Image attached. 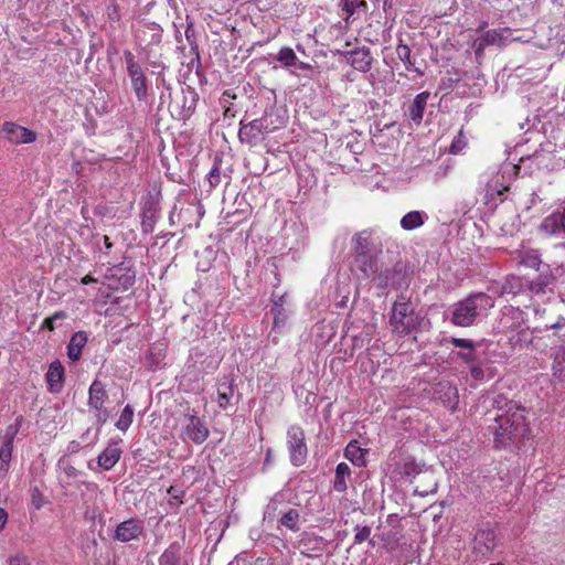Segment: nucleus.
Instances as JSON below:
<instances>
[{"mask_svg": "<svg viewBox=\"0 0 565 565\" xmlns=\"http://www.w3.org/2000/svg\"><path fill=\"white\" fill-rule=\"evenodd\" d=\"M507 407L504 413L495 416L494 425L491 426L497 447L508 446L514 438L526 431L524 408L514 402H509Z\"/></svg>", "mask_w": 565, "mask_h": 565, "instance_id": "1", "label": "nucleus"}, {"mask_svg": "<svg viewBox=\"0 0 565 565\" xmlns=\"http://www.w3.org/2000/svg\"><path fill=\"white\" fill-rule=\"evenodd\" d=\"M494 306L491 296L484 292H473L451 306L450 321L457 327H470L478 317Z\"/></svg>", "mask_w": 565, "mask_h": 565, "instance_id": "2", "label": "nucleus"}, {"mask_svg": "<svg viewBox=\"0 0 565 565\" xmlns=\"http://www.w3.org/2000/svg\"><path fill=\"white\" fill-rule=\"evenodd\" d=\"M390 324L393 332L398 335H407L415 331L419 324V318L413 303L405 296H399L392 306Z\"/></svg>", "mask_w": 565, "mask_h": 565, "instance_id": "3", "label": "nucleus"}, {"mask_svg": "<svg viewBox=\"0 0 565 565\" xmlns=\"http://www.w3.org/2000/svg\"><path fill=\"white\" fill-rule=\"evenodd\" d=\"M511 14H513V11H508L505 14L497 11L487 14L481 13L473 24H469L468 31H475L481 33V35H500L502 32L519 31L516 24L503 20V18H509Z\"/></svg>", "mask_w": 565, "mask_h": 565, "instance_id": "4", "label": "nucleus"}, {"mask_svg": "<svg viewBox=\"0 0 565 565\" xmlns=\"http://www.w3.org/2000/svg\"><path fill=\"white\" fill-rule=\"evenodd\" d=\"M429 7L431 12L435 14L434 19H429L430 25H425V32L423 34H429V28L437 35L443 33L449 34L455 33V24L444 21V17L451 12L456 7V0H429Z\"/></svg>", "mask_w": 565, "mask_h": 565, "instance_id": "5", "label": "nucleus"}, {"mask_svg": "<svg viewBox=\"0 0 565 565\" xmlns=\"http://www.w3.org/2000/svg\"><path fill=\"white\" fill-rule=\"evenodd\" d=\"M122 58L137 99L145 102L148 97V81L142 66L132 52L128 50L124 51Z\"/></svg>", "mask_w": 565, "mask_h": 565, "instance_id": "6", "label": "nucleus"}, {"mask_svg": "<svg viewBox=\"0 0 565 565\" xmlns=\"http://www.w3.org/2000/svg\"><path fill=\"white\" fill-rule=\"evenodd\" d=\"M270 118L271 114L266 111L262 118L243 124L238 130L239 140L250 146L257 145L264 134H269L278 128Z\"/></svg>", "mask_w": 565, "mask_h": 565, "instance_id": "7", "label": "nucleus"}, {"mask_svg": "<svg viewBox=\"0 0 565 565\" xmlns=\"http://www.w3.org/2000/svg\"><path fill=\"white\" fill-rule=\"evenodd\" d=\"M352 256L383 253V243L376 231L365 228L356 232L351 238Z\"/></svg>", "mask_w": 565, "mask_h": 565, "instance_id": "8", "label": "nucleus"}, {"mask_svg": "<svg viewBox=\"0 0 565 565\" xmlns=\"http://www.w3.org/2000/svg\"><path fill=\"white\" fill-rule=\"evenodd\" d=\"M287 446L290 462L300 467L306 462L308 448L303 429L298 425H291L287 430Z\"/></svg>", "mask_w": 565, "mask_h": 565, "instance_id": "9", "label": "nucleus"}, {"mask_svg": "<svg viewBox=\"0 0 565 565\" xmlns=\"http://www.w3.org/2000/svg\"><path fill=\"white\" fill-rule=\"evenodd\" d=\"M404 265L394 263L391 265L381 264V269L375 276L374 284L377 288L385 289L387 287L399 288L403 284Z\"/></svg>", "mask_w": 565, "mask_h": 565, "instance_id": "10", "label": "nucleus"}, {"mask_svg": "<svg viewBox=\"0 0 565 565\" xmlns=\"http://www.w3.org/2000/svg\"><path fill=\"white\" fill-rule=\"evenodd\" d=\"M381 255L382 254L353 256L351 265L352 271L356 273L358 277L361 279H371L374 281L375 276L381 269Z\"/></svg>", "mask_w": 565, "mask_h": 565, "instance_id": "11", "label": "nucleus"}, {"mask_svg": "<svg viewBox=\"0 0 565 565\" xmlns=\"http://www.w3.org/2000/svg\"><path fill=\"white\" fill-rule=\"evenodd\" d=\"M539 232L546 236H565V206L545 216L539 226Z\"/></svg>", "mask_w": 565, "mask_h": 565, "instance_id": "12", "label": "nucleus"}, {"mask_svg": "<svg viewBox=\"0 0 565 565\" xmlns=\"http://www.w3.org/2000/svg\"><path fill=\"white\" fill-rule=\"evenodd\" d=\"M524 324V312L519 308L508 307L502 312L498 323L499 332L505 337L512 334Z\"/></svg>", "mask_w": 565, "mask_h": 565, "instance_id": "13", "label": "nucleus"}, {"mask_svg": "<svg viewBox=\"0 0 565 565\" xmlns=\"http://www.w3.org/2000/svg\"><path fill=\"white\" fill-rule=\"evenodd\" d=\"M434 399L440 402L445 407L455 412L458 405V390L457 387L447 381L438 382L434 386L433 392Z\"/></svg>", "mask_w": 565, "mask_h": 565, "instance_id": "14", "label": "nucleus"}, {"mask_svg": "<svg viewBox=\"0 0 565 565\" xmlns=\"http://www.w3.org/2000/svg\"><path fill=\"white\" fill-rule=\"evenodd\" d=\"M340 52L344 55H349V62L355 70L361 72H367L370 70L373 58L369 49L364 46L356 49L348 41L345 42V49Z\"/></svg>", "mask_w": 565, "mask_h": 565, "instance_id": "15", "label": "nucleus"}, {"mask_svg": "<svg viewBox=\"0 0 565 565\" xmlns=\"http://www.w3.org/2000/svg\"><path fill=\"white\" fill-rule=\"evenodd\" d=\"M143 521L132 518L119 523L115 530L114 537L122 543L137 540L143 532Z\"/></svg>", "mask_w": 565, "mask_h": 565, "instance_id": "16", "label": "nucleus"}, {"mask_svg": "<svg viewBox=\"0 0 565 565\" xmlns=\"http://www.w3.org/2000/svg\"><path fill=\"white\" fill-rule=\"evenodd\" d=\"M2 132L10 142L15 145L31 143L36 139L34 131L11 121L3 124Z\"/></svg>", "mask_w": 565, "mask_h": 565, "instance_id": "17", "label": "nucleus"}, {"mask_svg": "<svg viewBox=\"0 0 565 565\" xmlns=\"http://www.w3.org/2000/svg\"><path fill=\"white\" fill-rule=\"evenodd\" d=\"M183 434L185 438L191 439L193 443L200 445L203 444L209 437V429L201 418L195 415H190Z\"/></svg>", "mask_w": 565, "mask_h": 565, "instance_id": "18", "label": "nucleus"}, {"mask_svg": "<svg viewBox=\"0 0 565 565\" xmlns=\"http://www.w3.org/2000/svg\"><path fill=\"white\" fill-rule=\"evenodd\" d=\"M121 440L111 439L103 452L97 457V463L104 470H110L120 459L122 450L119 446Z\"/></svg>", "mask_w": 565, "mask_h": 565, "instance_id": "19", "label": "nucleus"}, {"mask_svg": "<svg viewBox=\"0 0 565 565\" xmlns=\"http://www.w3.org/2000/svg\"><path fill=\"white\" fill-rule=\"evenodd\" d=\"M495 546V533L491 529L479 530L473 539V550L486 555L491 552Z\"/></svg>", "mask_w": 565, "mask_h": 565, "instance_id": "20", "label": "nucleus"}, {"mask_svg": "<svg viewBox=\"0 0 565 565\" xmlns=\"http://www.w3.org/2000/svg\"><path fill=\"white\" fill-rule=\"evenodd\" d=\"M64 367L60 361H54L50 364L46 373V383L49 391L58 393L63 387Z\"/></svg>", "mask_w": 565, "mask_h": 565, "instance_id": "21", "label": "nucleus"}, {"mask_svg": "<svg viewBox=\"0 0 565 565\" xmlns=\"http://www.w3.org/2000/svg\"><path fill=\"white\" fill-rule=\"evenodd\" d=\"M429 97V92H422L415 96L413 103L408 106V117L416 125H419L423 120L424 111L426 109L427 100Z\"/></svg>", "mask_w": 565, "mask_h": 565, "instance_id": "22", "label": "nucleus"}, {"mask_svg": "<svg viewBox=\"0 0 565 565\" xmlns=\"http://www.w3.org/2000/svg\"><path fill=\"white\" fill-rule=\"evenodd\" d=\"M107 398L108 394L105 388V385L100 381L95 380L89 386L88 406L92 409H100L102 406H104Z\"/></svg>", "mask_w": 565, "mask_h": 565, "instance_id": "23", "label": "nucleus"}, {"mask_svg": "<svg viewBox=\"0 0 565 565\" xmlns=\"http://www.w3.org/2000/svg\"><path fill=\"white\" fill-rule=\"evenodd\" d=\"M545 267L546 270H542L535 279L529 282L527 287L532 294H545L550 286L553 284L554 276L550 271V266L546 265Z\"/></svg>", "mask_w": 565, "mask_h": 565, "instance_id": "24", "label": "nucleus"}, {"mask_svg": "<svg viewBox=\"0 0 565 565\" xmlns=\"http://www.w3.org/2000/svg\"><path fill=\"white\" fill-rule=\"evenodd\" d=\"M279 525L295 533L300 530V513L297 509L288 508L284 511H279Z\"/></svg>", "mask_w": 565, "mask_h": 565, "instance_id": "25", "label": "nucleus"}, {"mask_svg": "<svg viewBox=\"0 0 565 565\" xmlns=\"http://www.w3.org/2000/svg\"><path fill=\"white\" fill-rule=\"evenodd\" d=\"M87 342V334L84 331H78L71 338L67 345V356L72 361H78L82 355V350Z\"/></svg>", "mask_w": 565, "mask_h": 565, "instance_id": "26", "label": "nucleus"}, {"mask_svg": "<svg viewBox=\"0 0 565 565\" xmlns=\"http://www.w3.org/2000/svg\"><path fill=\"white\" fill-rule=\"evenodd\" d=\"M366 450L359 446L356 440L350 441L344 449V457L356 467H363L366 463Z\"/></svg>", "mask_w": 565, "mask_h": 565, "instance_id": "27", "label": "nucleus"}, {"mask_svg": "<svg viewBox=\"0 0 565 565\" xmlns=\"http://www.w3.org/2000/svg\"><path fill=\"white\" fill-rule=\"evenodd\" d=\"M427 218L428 215L425 212L411 211L402 217L401 226L405 231H413L420 227Z\"/></svg>", "mask_w": 565, "mask_h": 565, "instance_id": "28", "label": "nucleus"}, {"mask_svg": "<svg viewBox=\"0 0 565 565\" xmlns=\"http://www.w3.org/2000/svg\"><path fill=\"white\" fill-rule=\"evenodd\" d=\"M284 303V296L279 297L278 301H274V305L271 307V313L274 316V327L273 331H281L288 320V313L286 309L282 306Z\"/></svg>", "mask_w": 565, "mask_h": 565, "instance_id": "29", "label": "nucleus"}, {"mask_svg": "<svg viewBox=\"0 0 565 565\" xmlns=\"http://www.w3.org/2000/svg\"><path fill=\"white\" fill-rule=\"evenodd\" d=\"M351 475V469L345 462H340L335 468V476L333 480V489L337 492H345L348 489L347 478Z\"/></svg>", "mask_w": 565, "mask_h": 565, "instance_id": "30", "label": "nucleus"}, {"mask_svg": "<svg viewBox=\"0 0 565 565\" xmlns=\"http://www.w3.org/2000/svg\"><path fill=\"white\" fill-rule=\"evenodd\" d=\"M181 545L178 542L171 543L159 557L158 565H179Z\"/></svg>", "mask_w": 565, "mask_h": 565, "instance_id": "31", "label": "nucleus"}, {"mask_svg": "<svg viewBox=\"0 0 565 565\" xmlns=\"http://www.w3.org/2000/svg\"><path fill=\"white\" fill-rule=\"evenodd\" d=\"M12 452L11 441H2L0 446V479H4L9 472Z\"/></svg>", "mask_w": 565, "mask_h": 565, "instance_id": "32", "label": "nucleus"}, {"mask_svg": "<svg viewBox=\"0 0 565 565\" xmlns=\"http://www.w3.org/2000/svg\"><path fill=\"white\" fill-rule=\"evenodd\" d=\"M512 347H525L533 340L532 332L524 324L507 337Z\"/></svg>", "mask_w": 565, "mask_h": 565, "instance_id": "33", "label": "nucleus"}, {"mask_svg": "<svg viewBox=\"0 0 565 565\" xmlns=\"http://www.w3.org/2000/svg\"><path fill=\"white\" fill-rule=\"evenodd\" d=\"M550 32L555 35H565V11L557 8L555 12L548 15Z\"/></svg>", "mask_w": 565, "mask_h": 565, "instance_id": "34", "label": "nucleus"}, {"mask_svg": "<svg viewBox=\"0 0 565 565\" xmlns=\"http://www.w3.org/2000/svg\"><path fill=\"white\" fill-rule=\"evenodd\" d=\"M507 38H477L471 47L475 50V55L478 61L483 56V49L488 45H501Z\"/></svg>", "mask_w": 565, "mask_h": 565, "instance_id": "35", "label": "nucleus"}, {"mask_svg": "<svg viewBox=\"0 0 565 565\" xmlns=\"http://www.w3.org/2000/svg\"><path fill=\"white\" fill-rule=\"evenodd\" d=\"M524 286L522 278L509 276L502 285L501 294L516 296L523 291Z\"/></svg>", "mask_w": 565, "mask_h": 565, "instance_id": "36", "label": "nucleus"}, {"mask_svg": "<svg viewBox=\"0 0 565 565\" xmlns=\"http://www.w3.org/2000/svg\"><path fill=\"white\" fill-rule=\"evenodd\" d=\"M541 263L542 262L537 250L527 249L521 252L519 255V264L524 267L540 269Z\"/></svg>", "mask_w": 565, "mask_h": 565, "instance_id": "37", "label": "nucleus"}, {"mask_svg": "<svg viewBox=\"0 0 565 565\" xmlns=\"http://www.w3.org/2000/svg\"><path fill=\"white\" fill-rule=\"evenodd\" d=\"M234 395L233 385L226 381L217 385V403L218 406L225 409Z\"/></svg>", "mask_w": 565, "mask_h": 565, "instance_id": "38", "label": "nucleus"}, {"mask_svg": "<svg viewBox=\"0 0 565 565\" xmlns=\"http://www.w3.org/2000/svg\"><path fill=\"white\" fill-rule=\"evenodd\" d=\"M132 419H134V408L131 405L127 404L124 407L115 426L122 433H126L128 430V428L130 427V425L132 424Z\"/></svg>", "mask_w": 565, "mask_h": 565, "instance_id": "39", "label": "nucleus"}, {"mask_svg": "<svg viewBox=\"0 0 565 565\" xmlns=\"http://www.w3.org/2000/svg\"><path fill=\"white\" fill-rule=\"evenodd\" d=\"M281 505L282 502L279 501L278 495H275L265 508L264 521H274L279 515V511H284Z\"/></svg>", "mask_w": 565, "mask_h": 565, "instance_id": "40", "label": "nucleus"}, {"mask_svg": "<svg viewBox=\"0 0 565 565\" xmlns=\"http://www.w3.org/2000/svg\"><path fill=\"white\" fill-rule=\"evenodd\" d=\"M342 9L349 14L365 12L367 3L364 0H341Z\"/></svg>", "mask_w": 565, "mask_h": 565, "instance_id": "41", "label": "nucleus"}, {"mask_svg": "<svg viewBox=\"0 0 565 565\" xmlns=\"http://www.w3.org/2000/svg\"><path fill=\"white\" fill-rule=\"evenodd\" d=\"M539 41L533 44L542 50H550L556 46V54L563 55L565 53V49L561 51V46L563 43L559 42L558 38H536Z\"/></svg>", "mask_w": 565, "mask_h": 565, "instance_id": "42", "label": "nucleus"}, {"mask_svg": "<svg viewBox=\"0 0 565 565\" xmlns=\"http://www.w3.org/2000/svg\"><path fill=\"white\" fill-rule=\"evenodd\" d=\"M158 218L157 211L154 207L150 206L143 212V220H142V230L146 233H152L154 223Z\"/></svg>", "mask_w": 565, "mask_h": 565, "instance_id": "43", "label": "nucleus"}, {"mask_svg": "<svg viewBox=\"0 0 565 565\" xmlns=\"http://www.w3.org/2000/svg\"><path fill=\"white\" fill-rule=\"evenodd\" d=\"M277 60L284 65V66H292L297 62V56L292 49L290 47H281L277 54Z\"/></svg>", "mask_w": 565, "mask_h": 565, "instance_id": "44", "label": "nucleus"}, {"mask_svg": "<svg viewBox=\"0 0 565 565\" xmlns=\"http://www.w3.org/2000/svg\"><path fill=\"white\" fill-rule=\"evenodd\" d=\"M22 422H23V417L22 416H18L15 418V422L14 424L8 426L7 430H6V435L3 437V441H11V444L13 445V440L22 425Z\"/></svg>", "mask_w": 565, "mask_h": 565, "instance_id": "45", "label": "nucleus"}, {"mask_svg": "<svg viewBox=\"0 0 565 565\" xmlns=\"http://www.w3.org/2000/svg\"><path fill=\"white\" fill-rule=\"evenodd\" d=\"M371 535V527L370 526H356L355 527V535H354V543L361 544L362 542L370 539Z\"/></svg>", "mask_w": 565, "mask_h": 565, "instance_id": "46", "label": "nucleus"}, {"mask_svg": "<svg viewBox=\"0 0 565 565\" xmlns=\"http://www.w3.org/2000/svg\"><path fill=\"white\" fill-rule=\"evenodd\" d=\"M449 343H451L452 345H455L456 348H461V349H476V344L473 341L469 340V339H462V338H450L449 340Z\"/></svg>", "mask_w": 565, "mask_h": 565, "instance_id": "47", "label": "nucleus"}, {"mask_svg": "<svg viewBox=\"0 0 565 565\" xmlns=\"http://www.w3.org/2000/svg\"><path fill=\"white\" fill-rule=\"evenodd\" d=\"M94 411L96 412L95 418H96V423L98 426L97 429L99 430L103 427V425L108 420L110 413L104 406H102L100 409H94Z\"/></svg>", "mask_w": 565, "mask_h": 565, "instance_id": "48", "label": "nucleus"}, {"mask_svg": "<svg viewBox=\"0 0 565 565\" xmlns=\"http://www.w3.org/2000/svg\"><path fill=\"white\" fill-rule=\"evenodd\" d=\"M465 146L466 141L463 140L462 132L460 131L450 146V152L457 154L465 148Z\"/></svg>", "mask_w": 565, "mask_h": 565, "instance_id": "49", "label": "nucleus"}, {"mask_svg": "<svg viewBox=\"0 0 565 565\" xmlns=\"http://www.w3.org/2000/svg\"><path fill=\"white\" fill-rule=\"evenodd\" d=\"M470 374H471V377L475 380V381H483L484 380V371L483 369L478 365V364H471L470 365Z\"/></svg>", "mask_w": 565, "mask_h": 565, "instance_id": "50", "label": "nucleus"}, {"mask_svg": "<svg viewBox=\"0 0 565 565\" xmlns=\"http://www.w3.org/2000/svg\"><path fill=\"white\" fill-rule=\"evenodd\" d=\"M170 499L175 501L177 504L182 503L181 498L184 494L183 490L178 487L171 486L168 490Z\"/></svg>", "mask_w": 565, "mask_h": 565, "instance_id": "51", "label": "nucleus"}, {"mask_svg": "<svg viewBox=\"0 0 565 565\" xmlns=\"http://www.w3.org/2000/svg\"><path fill=\"white\" fill-rule=\"evenodd\" d=\"M458 356L466 363H471L476 361V349H467L465 352H459Z\"/></svg>", "mask_w": 565, "mask_h": 565, "instance_id": "52", "label": "nucleus"}, {"mask_svg": "<svg viewBox=\"0 0 565 565\" xmlns=\"http://www.w3.org/2000/svg\"><path fill=\"white\" fill-rule=\"evenodd\" d=\"M209 182L212 186H216L220 183V168L215 164L209 173Z\"/></svg>", "mask_w": 565, "mask_h": 565, "instance_id": "53", "label": "nucleus"}, {"mask_svg": "<svg viewBox=\"0 0 565 565\" xmlns=\"http://www.w3.org/2000/svg\"><path fill=\"white\" fill-rule=\"evenodd\" d=\"M108 18L113 21H117L119 19L118 6L116 3H111L107 7Z\"/></svg>", "mask_w": 565, "mask_h": 565, "instance_id": "54", "label": "nucleus"}, {"mask_svg": "<svg viewBox=\"0 0 565 565\" xmlns=\"http://www.w3.org/2000/svg\"><path fill=\"white\" fill-rule=\"evenodd\" d=\"M8 565H30L25 557L15 555L8 559Z\"/></svg>", "mask_w": 565, "mask_h": 565, "instance_id": "55", "label": "nucleus"}, {"mask_svg": "<svg viewBox=\"0 0 565 565\" xmlns=\"http://www.w3.org/2000/svg\"><path fill=\"white\" fill-rule=\"evenodd\" d=\"M63 471L67 478H76L79 475V471L71 465H65Z\"/></svg>", "mask_w": 565, "mask_h": 565, "instance_id": "56", "label": "nucleus"}, {"mask_svg": "<svg viewBox=\"0 0 565 565\" xmlns=\"http://www.w3.org/2000/svg\"><path fill=\"white\" fill-rule=\"evenodd\" d=\"M452 88V79L451 78H443L439 83L438 89L445 93H448Z\"/></svg>", "mask_w": 565, "mask_h": 565, "instance_id": "57", "label": "nucleus"}, {"mask_svg": "<svg viewBox=\"0 0 565 565\" xmlns=\"http://www.w3.org/2000/svg\"><path fill=\"white\" fill-rule=\"evenodd\" d=\"M437 491V483L433 482L430 489L419 490L418 487L415 489V493H418L420 497H426L428 494H433Z\"/></svg>", "mask_w": 565, "mask_h": 565, "instance_id": "58", "label": "nucleus"}, {"mask_svg": "<svg viewBox=\"0 0 565 565\" xmlns=\"http://www.w3.org/2000/svg\"><path fill=\"white\" fill-rule=\"evenodd\" d=\"M409 47L407 45H398L397 46V54L401 57V60H407L409 57Z\"/></svg>", "mask_w": 565, "mask_h": 565, "instance_id": "59", "label": "nucleus"}, {"mask_svg": "<svg viewBox=\"0 0 565 565\" xmlns=\"http://www.w3.org/2000/svg\"><path fill=\"white\" fill-rule=\"evenodd\" d=\"M564 327H565V318L559 317V318L556 320V322H554V323H552V324H546V326H545V329H546V330H550V329H554V330H556V329H562V328H564Z\"/></svg>", "mask_w": 565, "mask_h": 565, "instance_id": "60", "label": "nucleus"}, {"mask_svg": "<svg viewBox=\"0 0 565 565\" xmlns=\"http://www.w3.org/2000/svg\"><path fill=\"white\" fill-rule=\"evenodd\" d=\"M8 521V513L4 509L0 508V532L3 530Z\"/></svg>", "mask_w": 565, "mask_h": 565, "instance_id": "61", "label": "nucleus"}, {"mask_svg": "<svg viewBox=\"0 0 565 565\" xmlns=\"http://www.w3.org/2000/svg\"><path fill=\"white\" fill-rule=\"evenodd\" d=\"M44 328L49 329V330H54V321L52 318L47 317L44 319L43 321V324H42Z\"/></svg>", "mask_w": 565, "mask_h": 565, "instance_id": "62", "label": "nucleus"}, {"mask_svg": "<svg viewBox=\"0 0 565 565\" xmlns=\"http://www.w3.org/2000/svg\"><path fill=\"white\" fill-rule=\"evenodd\" d=\"M79 449V444L77 441H71L68 447H67V450L70 452H76L77 450Z\"/></svg>", "mask_w": 565, "mask_h": 565, "instance_id": "63", "label": "nucleus"}, {"mask_svg": "<svg viewBox=\"0 0 565 565\" xmlns=\"http://www.w3.org/2000/svg\"><path fill=\"white\" fill-rule=\"evenodd\" d=\"M50 318L53 319V321L55 322V320H60V319H65L66 318V313L65 311H56L53 316H51Z\"/></svg>", "mask_w": 565, "mask_h": 565, "instance_id": "64", "label": "nucleus"}]
</instances>
